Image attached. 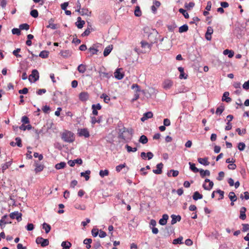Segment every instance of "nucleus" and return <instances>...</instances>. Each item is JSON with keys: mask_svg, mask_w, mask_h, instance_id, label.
Segmentation results:
<instances>
[{"mask_svg": "<svg viewBox=\"0 0 249 249\" xmlns=\"http://www.w3.org/2000/svg\"><path fill=\"white\" fill-rule=\"evenodd\" d=\"M89 11L87 8H82L81 10V11L80 12V14L82 16L84 15H89Z\"/></svg>", "mask_w": 249, "mask_h": 249, "instance_id": "4d7b16f0", "label": "nucleus"}, {"mask_svg": "<svg viewBox=\"0 0 249 249\" xmlns=\"http://www.w3.org/2000/svg\"><path fill=\"white\" fill-rule=\"evenodd\" d=\"M7 217V215H4L2 217L1 220H0V226L1 227V229H3L4 227V226L3 227L2 224H3L4 225H5L6 224H11L12 223L11 221H5V219Z\"/></svg>", "mask_w": 249, "mask_h": 249, "instance_id": "5701e85b", "label": "nucleus"}, {"mask_svg": "<svg viewBox=\"0 0 249 249\" xmlns=\"http://www.w3.org/2000/svg\"><path fill=\"white\" fill-rule=\"evenodd\" d=\"M26 228L27 231H31L34 230V225L32 223H28L27 225V226L26 227Z\"/></svg>", "mask_w": 249, "mask_h": 249, "instance_id": "774afa93", "label": "nucleus"}, {"mask_svg": "<svg viewBox=\"0 0 249 249\" xmlns=\"http://www.w3.org/2000/svg\"><path fill=\"white\" fill-rule=\"evenodd\" d=\"M66 165V164L65 162H60L55 165V168L57 170H59L64 168Z\"/></svg>", "mask_w": 249, "mask_h": 249, "instance_id": "ea45409f", "label": "nucleus"}, {"mask_svg": "<svg viewBox=\"0 0 249 249\" xmlns=\"http://www.w3.org/2000/svg\"><path fill=\"white\" fill-rule=\"evenodd\" d=\"M36 168L35 171L36 173L42 171L44 169V165L41 164H39L37 161H35Z\"/></svg>", "mask_w": 249, "mask_h": 249, "instance_id": "ddd939ff", "label": "nucleus"}, {"mask_svg": "<svg viewBox=\"0 0 249 249\" xmlns=\"http://www.w3.org/2000/svg\"><path fill=\"white\" fill-rule=\"evenodd\" d=\"M92 239L91 238H86L84 241L83 243L84 244L86 245V248L88 249H89L91 248L90 244L92 242Z\"/></svg>", "mask_w": 249, "mask_h": 249, "instance_id": "2f4dec72", "label": "nucleus"}, {"mask_svg": "<svg viewBox=\"0 0 249 249\" xmlns=\"http://www.w3.org/2000/svg\"><path fill=\"white\" fill-rule=\"evenodd\" d=\"M60 54L64 57L67 58L71 55L72 51L69 50H62L60 52Z\"/></svg>", "mask_w": 249, "mask_h": 249, "instance_id": "6ab92c4d", "label": "nucleus"}, {"mask_svg": "<svg viewBox=\"0 0 249 249\" xmlns=\"http://www.w3.org/2000/svg\"><path fill=\"white\" fill-rule=\"evenodd\" d=\"M42 228L45 230V232L48 233L50 232L51 229V227L49 224L46 223H44L42 224Z\"/></svg>", "mask_w": 249, "mask_h": 249, "instance_id": "72a5a7b5", "label": "nucleus"}, {"mask_svg": "<svg viewBox=\"0 0 249 249\" xmlns=\"http://www.w3.org/2000/svg\"><path fill=\"white\" fill-rule=\"evenodd\" d=\"M121 69H117L114 72V76L118 80H121L123 78L124 74L120 72Z\"/></svg>", "mask_w": 249, "mask_h": 249, "instance_id": "4468645a", "label": "nucleus"}, {"mask_svg": "<svg viewBox=\"0 0 249 249\" xmlns=\"http://www.w3.org/2000/svg\"><path fill=\"white\" fill-rule=\"evenodd\" d=\"M171 217L172 218L171 221V225L175 224L177 222H179L181 219V217L179 215L172 214Z\"/></svg>", "mask_w": 249, "mask_h": 249, "instance_id": "6e6552de", "label": "nucleus"}, {"mask_svg": "<svg viewBox=\"0 0 249 249\" xmlns=\"http://www.w3.org/2000/svg\"><path fill=\"white\" fill-rule=\"evenodd\" d=\"M178 11L180 13L182 14L184 16L185 18H189V15L185 10L182 8H180L178 10Z\"/></svg>", "mask_w": 249, "mask_h": 249, "instance_id": "a18cd8bd", "label": "nucleus"}, {"mask_svg": "<svg viewBox=\"0 0 249 249\" xmlns=\"http://www.w3.org/2000/svg\"><path fill=\"white\" fill-rule=\"evenodd\" d=\"M216 193L219 195L220 198L218 199L219 200L223 199L224 195V192L223 191L218 189L216 191Z\"/></svg>", "mask_w": 249, "mask_h": 249, "instance_id": "680f3d73", "label": "nucleus"}, {"mask_svg": "<svg viewBox=\"0 0 249 249\" xmlns=\"http://www.w3.org/2000/svg\"><path fill=\"white\" fill-rule=\"evenodd\" d=\"M168 218L169 216L167 214H163L162 218H160L159 221V224L161 226L165 225L167 223Z\"/></svg>", "mask_w": 249, "mask_h": 249, "instance_id": "9d476101", "label": "nucleus"}, {"mask_svg": "<svg viewBox=\"0 0 249 249\" xmlns=\"http://www.w3.org/2000/svg\"><path fill=\"white\" fill-rule=\"evenodd\" d=\"M188 30V26L187 24H184L179 28L178 32L180 33L186 32Z\"/></svg>", "mask_w": 249, "mask_h": 249, "instance_id": "f704fd0d", "label": "nucleus"}, {"mask_svg": "<svg viewBox=\"0 0 249 249\" xmlns=\"http://www.w3.org/2000/svg\"><path fill=\"white\" fill-rule=\"evenodd\" d=\"M246 208L245 207L241 208L240 210L239 218L242 220H245L246 218Z\"/></svg>", "mask_w": 249, "mask_h": 249, "instance_id": "a211bd4d", "label": "nucleus"}, {"mask_svg": "<svg viewBox=\"0 0 249 249\" xmlns=\"http://www.w3.org/2000/svg\"><path fill=\"white\" fill-rule=\"evenodd\" d=\"M21 49L20 48H17V49L15 50L13 52V54L17 57H21V55L19 54H18V53L20 52Z\"/></svg>", "mask_w": 249, "mask_h": 249, "instance_id": "864d4df0", "label": "nucleus"}, {"mask_svg": "<svg viewBox=\"0 0 249 249\" xmlns=\"http://www.w3.org/2000/svg\"><path fill=\"white\" fill-rule=\"evenodd\" d=\"M90 174V170H87L85 171V172H81L80 173V176L81 177H83L85 178V180L86 181L88 180L89 179V174Z\"/></svg>", "mask_w": 249, "mask_h": 249, "instance_id": "a878e982", "label": "nucleus"}, {"mask_svg": "<svg viewBox=\"0 0 249 249\" xmlns=\"http://www.w3.org/2000/svg\"><path fill=\"white\" fill-rule=\"evenodd\" d=\"M9 216L11 219H16L18 222H20L22 220V213L18 211L11 213Z\"/></svg>", "mask_w": 249, "mask_h": 249, "instance_id": "20e7f679", "label": "nucleus"}, {"mask_svg": "<svg viewBox=\"0 0 249 249\" xmlns=\"http://www.w3.org/2000/svg\"><path fill=\"white\" fill-rule=\"evenodd\" d=\"M125 166H126L125 163L121 164L119 165H117L116 167V171L118 172H119L122 170V169L123 168H124L125 167Z\"/></svg>", "mask_w": 249, "mask_h": 249, "instance_id": "13d9d810", "label": "nucleus"}, {"mask_svg": "<svg viewBox=\"0 0 249 249\" xmlns=\"http://www.w3.org/2000/svg\"><path fill=\"white\" fill-rule=\"evenodd\" d=\"M12 33L13 35H17L19 36L20 35L21 32L20 29L18 28H13L12 30Z\"/></svg>", "mask_w": 249, "mask_h": 249, "instance_id": "052dcab7", "label": "nucleus"}, {"mask_svg": "<svg viewBox=\"0 0 249 249\" xmlns=\"http://www.w3.org/2000/svg\"><path fill=\"white\" fill-rule=\"evenodd\" d=\"M139 142L142 144H145L148 142V139L146 136L143 135L140 137Z\"/></svg>", "mask_w": 249, "mask_h": 249, "instance_id": "4c0bfd02", "label": "nucleus"}, {"mask_svg": "<svg viewBox=\"0 0 249 249\" xmlns=\"http://www.w3.org/2000/svg\"><path fill=\"white\" fill-rule=\"evenodd\" d=\"M171 173H172V176L173 177H176L178 176L179 174V172L178 170H175L173 169H171L167 173V176L168 177L171 176V175H170Z\"/></svg>", "mask_w": 249, "mask_h": 249, "instance_id": "79ce46f5", "label": "nucleus"}, {"mask_svg": "<svg viewBox=\"0 0 249 249\" xmlns=\"http://www.w3.org/2000/svg\"><path fill=\"white\" fill-rule=\"evenodd\" d=\"M157 169L153 170V172L155 174H161L162 172V169L163 167V164L162 162L158 163L156 165Z\"/></svg>", "mask_w": 249, "mask_h": 249, "instance_id": "423d86ee", "label": "nucleus"}, {"mask_svg": "<svg viewBox=\"0 0 249 249\" xmlns=\"http://www.w3.org/2000/svg\"><path fill=\"white\" fill-rule=\"evenodd\" d=\"M125 148L126 149L128 152H136L137 150V147H134L132 148L130 146L128 145V144L125 145Z\"/></svg>", "mask_w": 249, "mask_h": 249, "instance_id": "de8ad7c7", "label": "nucleus"}, {"mask_svg": "<svg viewBox=\"0 0 249 249\" xmlns=\"http://www.w3.org/2000/svg\"><path fill=\"white\" fill-rule=\"evenodd\" d=\"M30 15L34 18H36L38 16V12L36 9L32 10L30 12Z\"/></svg>", "mask_w": 249, "mask_h": 249, "instance_id": "8fccbe9b", "label": "nucleus"}, {"mask_svg": "<svg viewBox=\"0 0 249 249\" xmlns=\"http://www.w3.org/2000/svg\"><path fill=\"white\" fill-rule=\"evenodd\" d=\"M208 158L205 157L204 158H198V162L203 165L207 166L210 164V162L208 161Z\"/></svg>", "mask_w": 249, "mask_h": 249, "instance_id": "2eb2a0df", "label": "nucleus"}, {"mask_svg": "<svg viewBox=\"0 0 249 249\" xmlns=\"http://www.w3.org/2000/svg\"><path fill=\"white\" fill-rule=\"evenodd\" d=\"M224 172L223 171H221L218 173V176L217 178V179L219 181H221L223 179V178L224 177Z\"/></svg>", "mask_w": 249, "mask_h": 249, "instance_id": "338daca9", "label": "nucleus"}, {"mask_svg": "<svg viewBox=\"0 0 249 249\" xmlns=\"http://www.w3.org/2000/svg\"><path fill=\"white\" fill-rule=\"evenodd\" d=\"M173 82L169 79L165 80L163 83V88L165 89H170L173 86Z\"/></svg>", "mask_w": 249, "mask_h": 249, "instance_id": "0eeeda50", "label": "nucleus"}, {"mask_svg": "<svg viewBox=\"0 0 249 249\" xmlns=\"http://www.w3.org/2000/svg\"><path fill=\"white\" fill-rule=\"evenodd\" d=\"M237 147L240 151H243L245 149L246 144L243 142H240L238 143Z\"/></svg>", "mask_w": 249, "mask_h": 249, "instance_id": "603ef678", "label": "nucleus"}, {"mask_svg": "<svg viewBox=\"0 0 249 249\" xmlns=\"http://www.w3.org/2000/svg\"><path fill=\"white\" fill-rule=\"evenodd\" d=\"M125 132H129L128 129L126 128L125 127H124L123 128L119 129L118 135L119 138L123 140H125V137L124 136V134Z\"/></svg>", "mask_w": 249, "mask_h": 249, "instance_id": "f8f14e48", "label": "nucleus"}, {"mask_svg": "<svg viewBox=\"0 0 249 249\" xmlns=\"http://www.w3.org/2000/svg\"><path fill=\"white\" fill-rule=\"evenodd\" d=\"M89 98V95L87 92H82L79 95V98L82 102L86 101Z\"/></svg>", "mask_w": 249, "mask_h": 249, "instance_id": "1a4fd4ad", "label": "nucleus"}, {"mask_svg": "<svg viewBox=\"0 0 249 249\" xmlns=\"http://www.w3.org/2000/svg\"><path fill=\"white\" fill-rule=\"evenodd\" d=\"M189 164L190 165V169L194 173H197L199 171L200 169H198L196 167V165L195 163H192L191 162H189Z\"/></svg>", "mask_w": 249, "mask_h": 249, "instance_id": "c85d7f7f", "label": "nucleus"}, {"mask_svg": "<svg viewBox=\"0 0 249 249\" xmlns=\"http://www.w3.org/2000/svg\"><path fill=\"white\" fill-rule=\"evenodd\" d=\"M202 197V195L200 194L198 191L195 192L193 196V199L194 200H197L198 199H201Z\"/></svg>", "mask_w": 249, "mask_h": 249, "instance_id": "bb28decb", "label": "nucleus"}, {"mask_svg": "<svg viewBox=\"0 0 249 249\" xmlns=\"http://www.w3.org/2000/svg\"><path fill=\"white\" fill-rule=\"evenodd\" d=\"M49 52L47 51H42L39 54V56L42 58H46L48 57Z\"/></svg>", "mask_w": 249, "mask_h": 249, "instance_id": "a19ab883", "label": "nucleus"}, {"mask_svg": "<svg viewBox=\"0 0 249 249\" xmlns=\"http://www.w3.org/2000/svg\"><path fill=\"white\" fill-rule=\"evenodd\" d=\"M52 21V19H51L49 20V24L47 26V28H50L52 29H56L57 28V25L56 24H53L51 23V21Z\"/></svg>", "mask_w": 249, "mask_h": 249, "instance_id": "6e6d98bb", "label": "nucleus"}, {"mask_svg": "<svg viewBox=\"0 0 249 249\" xmlns=\"http://www.w3.org/2000/svg\"><path fill=\"white\" fill-rule=\"evenodd\" d=\"M183 240V237L179 236L178 238L175 239L173 241V244L174 245L176 244H182Z\"/></svg>", "mask_w": 249, "mask_h": 249, "instance_id": "37998d69", "label": "nucleus"}, {"mask_svg": "<svg viewBox=\"0 0 249 249\" xmlns=\"http://www.w3.org/2000/svg\"><path fill=\"white\" fill-rule=\"evenodd\" d=\"M30 26L27 23L21 24L19 25V29L20 30H28L29 29Z\"/></svg>", "mask_w": 249, "mask_h": 249, "instance_id": "3c124183", "label": "nucleus"}, {"mask_svg": "<svg viewBox=\"0 0 249 249\" xmlns=\"http://www.w3.org/2000/svg\"><path fill=\"white\" fill-rule=\"evenodd\" d=\"M85 24L84 20H82L81 17H78L77 18V21L75 22V25L78 29H81Z\"/></svg>", "mask_w": 249, "mask_h": 249, "instance_id": "dca6fc26", "label": "nucleus"}, {"mask_svg": "<svg viewBox=\"0 0 249 249\" xmlns=\"http://www.w3.org/2000/svg\"><path fill=\"white\" fill-rule=\"evenodd\" d=\"M132 89H135L137 92L141 91L140 86L137 84H133L131 86Z\"/></svg>", "mask_w": 249, "mask_h": 249, "instance_id": "69168bd1", "label": "nucleus"}, {"mask_svg": "<svg viewBox=\"0 0 249 249\" xmlns=\"http://www.w3.org/2000/svg\"><path fill=\"white\" fill-rule=\"evenodd\" d=\"M112 49V45H108V46H107L104 50L103 53L104 56L105 57L107 56L110 53Z\"/></svg>", "mask_w": 249, "mask_h": 249, "instance_id": "4be33fe9", "label": "nucleus"}, {"mask_svg": "<svg viewBox=\"0 0 249 249\" xmlns=\"http://www.w3.org/2000/svg\"><path fill=\"white\" fill-rule=\"evenodd\" d=\"M21 122L23 123V124H28L30 123V121L27 116H24L21 118Z\"/></svg>", "mask_w": 249, "mask_h": 249, "instance_id": "5fc2aeb1", "label": "nucleus"}, {"mask_svg": "<svg viewBox=\"0 0 249 249\" xmlns=\"http://www.w3.org/2000/svg\"><path fill=\"white\" fill-rule=\"evenodd\" d=\"M242 231L246 232L249 231V224H243L242 225Z\"/></svg>", "mask_w": 249, "mask_h": 249, "instance_id": "e2e57ef3", "label": "nucleus"}, {"mask_svg": "<svg viewBox=\"0 0 249 249\" xmlns=\"http://www.w3.org/2000/svg\"><path fill=\"white\" fill-rule=\"evenodd\" d=\"M12 160H10L9 161H8V162H6L5 163H4L3 164H2L1 165V171L2 173H4V171L9 168V166H11V165L12 164Z\"/></svg>", "mask_w": 249, "mask_h": 249, "instance_id": "b1692460", "label": "nucleus"}, {"mask_svg": "<svg viewBox=\"0 0 249 249\" xmlns=\"http://www.w3.org/2000/svg\"><path fill=\"white\" fill-rule=\"evenodd\" d=\"M109 174V171L108 170L106 169L104 170H100L99 172V175L102 178H104L105 176H108Z\"/></svg>", "mask_w": 249, "mask_h": 249, "instance_id": "49530a36", "label": "nucleus"}, {"mask_svg": "<svg viewBox=\"0 0 249 249\" xmlns=\"http://www.w3.org/2000/svg\"><path fill=\"white\" fill-rule=\"evenodd\" d=\"M229 92L228 91H225L223 94L222 98V101H225L227 103H230L231 101V99L229 97Z\"/></svg>", "mask_w": 249, "mask_h": 249, "instance_id": "f3484780", "label": "nucleus"}, {"mask_svg": "<svg viewBox=\"0 0 249 249\" xmlns=\"http://www.w3.org/2000/svg\"><path fill=\"white\" fill-rule=\"evenodd\" d=\"M91 30H92V29L91 28V25H89L87 29L82 34L81 36L84 37L89 36L91 32Z\"/></svg>", "mask_w": 249, "mask_h": 249, "instance_id": "393cba45", "label": "nucleus"}, {"mask_svg": "<svg viewBox=\"0 0 249 249\" xmlns=\"http://www.w3.org/2000/svg\"><path fill=\"white\" fill-rule=\"evenodd\" d=\"M77 134L80 137H84L85 138H89L90 136L89 131L87 128H79L78 129Z\"/></svg>", "mask_w": 249, "mask_h": 249, "instance_id": "7ed1b4c3", "label": "nucleus"}, {"mask_svg": "<svg viewBox=\"0 0 249 249\" xmlns=\"http://www.w3.org/2000/svg\"><path fill=\"white\" fill-rule=\"evenodd\" d=\"M15 140L16 141V145L19 147H21L22 146V143H21V140L19 137H17L15 139Z\"/></svg>", "mask_w": 249, "mask_h": 249, "instance_id": "0e129e2a", "label": "nucleus"}, {"mask_svg": "<svg viewBox=\"0 0 249 249\" xmlns=\"http://www.w3.org/2000/svg\"><path fill=\"white\" fill-rule=\"evenodd\" d=\"M223 53L225 55H228V57L229 58H231L233 56L234 52L231 50H229L228 49L225 50L223 52Z\"/></svg>", "mask_w": 249, "mask_h": 249, "instance_id": "e433bc0d", "label": "nucleus"}, {"mask_svg": "<svg viewBox=\"0 0 249 249\" xmlns=\"http://www.w3.org/2000/svg\"><path fill=\"white\" fill-rule=\"evenodd\" d=\"M31 78H34V82H36L39 79V75L37 70L35 69L32 71V73L29 76V81L32 82Z\"/></svg>", "mask_w": 249, "mask_h": 249, "instance_id": "39448f33", "label": "nucleus"}, {"mask_svg": "<svg viewBox=\"0 0 249 249\" xmlns=\"http://www.w3.org/2000/svg\"><path fill=\"white\" fill-rule=\"evenodd\" d=\"M153 114L151 111H148L143 114V116L141 118V120L144 122L145 120L153 117Z\"/></svg>", "mask_w": 249, "mask_h": 249, "instance_id": "9b49d317", "label": "nucleus"}, {"mask_svg": "<svg viewBox=\"0 0 249 249\" xmlns=\"http://www.w3.org/2000/svg\"><path fill=\"white\" fill-rule=\"evenodd\" d=\"M71 246V244L67 241H63L61 243V246L63 248V249H70V247Z\"/></svg>", "mask_w": 249, "mask_h": 249, "instance_id": "c756f323", "label": "nucleus"}, {"mask_svg": "<svg viewBox=\"0 0 249 249\" xmlns=\"http://www.w3.org/2000/svg\"><path fill=\"white\" fill-rule=\"evenodd\" d=\"M36 242L37 244H40L42 247H45L49 244V241L48 239H44L40 236L36 238Z\"/></svg>", "mask_w": 249, "mask_h": 249, "instance_id": "f03ea898", "label": "nucleus"}, {"mask_svg": "<svg viewBox=\"0 0 249 249\" xmlns=\"http://www.w3.org/2000/svg\"><path fill=\"white\" fill-rule=\"evenodd\" d=\"M229 197L230 200L232 202L236 201L237 199V196H236L235 193L233 192H230L229 194Z\"/></svg>", "mask_w": 249, "mask_h": 249, "instance_id": "7c9ffc66", "label": "nucleus"}, {"mask_svg": "<svg viewBox=\"0 0 249 249\" xmlns=\"http://www.w3.org/2000/svg\"><path fill=\"white\" fill-rule=\"evenodd\" d=\"M178 71L180 72L179 77L180 79H187L188 75L185 74L184 72V68L181 67H179L178 68Z\"/></svg>", "mask_w": 249, "mask_h": 249, "instance_id": "412c9836", "label": "nucleus"}, {"mask_svg": "<svg viewBox=\"0 0 249 249\" xmlns=\"http://www.w3.org/2000/svg\"><path fill=\"white\" fill-rule=\"evenodd\" d=\"M213 183L212 181H210L209 182V186H206V185H205V184H203V185H202V187L203 188L206 190H211L213 187Z\"/></svg>", "mask_w": 249, "mask_h": 249, "instance_id": "c03bdc74", "label": "nucleus"}, {"mask_svg": "<svg viewBox=\"0 0 249 249\" xmlns=\"http://www.w3.org/2000/svg\"><path fill=\"white\" fill-rule=\"evenodd\" d=\"M88 50L91 53V56L94 54H97V53L99 52V50L97 48H95L94 46L90 47Z\"/></svg>", "mask_w": 249, "mask_h": 249, "instance_id": "473e14b6", "label": "nucleus"}, {"mask_svg": "<svg viewBox=\"0 0 249 249\" xmlns=\"http://www.w3.org/2000/svg\"><path fill=\"white\" fill-rule=\"evenodd\" d=\"M198 172H199L202 178H204L206 176H210V172L208 170H204L202 169H200Z\"/></svg>", "mask_w": 249, "mask_h": 249, "instance_id": "aec40b11", "label": "nucleus"}, {"mask_svg": "<svg viewBox=\"0 0 249 249\" xmlns=\"http://www.w3.org/2000/svg\"><path fill=\"white\" fill-rule=\"evenodd\" d=\"M61 138L65 142L69 143L73 142L75 140L74 134L68 130H66L62 133Z\"/></svg>", "mask_w": 249, "mask_h": 249, "instance_id": "f257e3e1", "label": "nucleus"}, {"mask_svg": "<svg viewBox=\"0 0 249 249\" xmlns=\"http://www.w3.org/2000/svg\"><path fill=\"white\" fill-rule=\"evenodd\" d=\"M224 107L223 106H220L218 107L216 110L215 113L216 114L220 115L224 110Z\"/></svg>", "mask_w": 249, "mask_h": 249, "instance_id": "09e8293b", "label": "nucleus"}, {"mask_svg": "<svg viewBox=\"0 0 249 249\" xmlns=\"http://www.w3.org/2000/svg\"><path fill=\"white\" fill-rule=\"evenodd\" d=\"M195 3L194 2H190L189 3H185L184 7L187 10H190L195 6Z\"/></svg>", "mask_w": 249, "mask_h": 249, "instance_id": "58836bf2", "label": "nucleus"}, {"mask_svg": "<svg viewBox=\"0 0 249 249\" xmlns=\"http://www.w3.org/2000/svg\"><path fill=\"white\" fill-rule=\"evenodd\" d=\"M77 71L81 73H84L86 71V66L83 64L79 65L77 67Z\"/></svg>", "mask_w": 249, "mask_h": 249, "instance_id": "cd10ccee", "label": "nucleus"}, {"mask_svg": "<svg viewBox=\"0 0 249 249\" xmlns=\"http://www.w3.org/2000/svg\"><path fill=\"white\" fill-rule=\"evenodd\" d=\"M134 15L136 17H139L142 15V12L139 6H136L134 11Z\"/></svg>", "mask_w": 249, "mask_h": 249, "instance_id": "c9c22d12", "label": "nucleus"}, {"mask_svg": "<svg viewBox=\"0 0 249 249\" xmlns=\"http://www.w3.org/2000/svg\"><path fill=\"white\" fill-rule=\"evenodd\" d=\"M101 247V243L100 241L99 240L98 241H95L93 245V248L94 249H98Z\"/></svg>", "mask_w": 249, "mask_h": 249, "instance_id": "bf43d9fd", "label": "nucleus"}]
</instances>
